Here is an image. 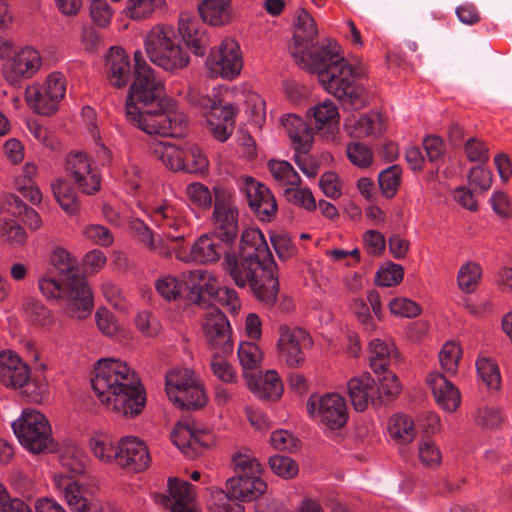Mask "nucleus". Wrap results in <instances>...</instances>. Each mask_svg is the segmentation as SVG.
I'll return each mask as SVG.
<instances>
[{"mask_svg":"<svg viewBox=\"0 0 512 512\" xmlns=\"http://www.w3.org/2000/svg\"><path fill=\"white\" fill-rule=\"evenodd\" d=\"M286 128L289 138L294 144L296 152L307 154L313 143V129L307 123L295 114H289L281 119Z\"/></svg>","mask_w":512,"mask_h":512,"instance_id":"5701e85b","label":"nucleus"},{"mask_svg":"<svg viewBox=\"0 0 512 512\" xmlns=\"http://www.w3.org/2000/svg\"><path fill=\"white\" fill-rule=\"evenodd\" d=\"M238 210L225 209L212 214L213 232L222 242L233 245L238 235Z\"/></svg>","mask_w":512,"mask_h":512,"instance_id":"a878e982","label":"nucleus"},{"mask_svg":"<svg viewBox=\"0 0 512 512\" xmlns=\"http://www.w3.org/2000/svg\"><path fill=\"white\" fill-rule=\"evenodd\" d=\"M51 187L60 207L70 215L76 214L79 210V202L70 184L66 180L58 179L55 183H52Z\"/></svg>","mask_w":512,"mask_h":512,"instance_id":"2f4dec72","label":"nucleus"},{"mask_svg":"<svg viewBox=\"0 0 512 512\" xmlns=\"http://www.w3.org/2000/svg\"><path fill=\"white\" fill-rule=\"evenodd\" d=\"M125 108L127 120L147 134L182 137L186 132V116L178 111L177 102L167 95L154 71L134 76Z\"/></svg>","mask_w":512,"mask_h":512,"instance_id":"f257e3e1","label":"nucleus"},{"mask_svg":"<svg viewBox=\"0 0 512 512\" xmlns=\"http://www.w3.org/2000/svg\"><path fill=\"white\" fill-rule=\"evenodd\" d=\"M145 51L151 62L170 72L187 67L190 61L170 26L152 28L145 38Z\"/></svg>","mask_w":512,"mask_h":512,"instance_id":"0eeeda50","label":"nucleus"},{"mask_svg":"<svg viewBox=\"0 0 512 512\" xmlns=\"http://www.w3.org/2000/svg\"><path fill=\"white\" fill-rule=\"evenodd\" d=\"M476 369L482 381L489 389H500L501 375L495 361L487 357L478 358L476 361Z\"/></svg>","mask_w":512,"mask_h":512,"instance_id":"79ce46f5","label":"nucleus"},{"mask_svg":"<svg viewBox=\"0 0 512 512\" xmlns=\"http://www.w3.org/2000/svg\"><path fill=\"white\" fill-rule=\"evenodd\" d=\"M369 352L370 367L375 374H379L380 371H385L391 359L397 360L400 357V352L394 347V344L390 346L380 339L370 341Z\"/></svg>","mask_w":512,"mask_h":512,"instance_id":"cd10ccee","label":"nucleus"},{"mask_svg":"<svg viewBox=\"0 0 512 512\" xmlns=\"http://www.w3.org/2000/svg\"><path fill=\"white\" fill-rule=\"evenodd\" d=\"M436 403L447 412H454L460 405V392L456 386L439 372H432L427 378Z\"/></svg>","mask_w":512,"mask_h":512,"instance_id":"aec40b11","label":"nucleus"},{"mask_svg":"<svg viewBox=\"0 0 512 512\" xmlns=\"http://www.w3.org/2000/svg\"><path fill=\"white\" fill-rule=\"evenodd\" d=\"M461 357V346L452 341L445 343L439 353V360L442 368L452 374L456 373Z\"/></svg>","mask_w":512,"mask_h":512,"instance_id":"3c124183","label":"nucleus"},{"mask_svg":"<svg viewBox=\"0 0 512 512\" xmlns=\"http://www.w3.org/2000/svg\"><path fill=\"white\" fill-rule=\"evenodd\" d=\"M30 368L22 363L12 368H0V380L3 385L20 389L31 377Z\"/></svg>","mask_w":512,"mask_h":512,"instance_id":"c03bdc74","label":"nucleus"},{"mask_svg":"<svg viewBox=\"0 0 512 512\" xmlns=\"http://www.w3.org/2000/svg\"><path fill=\"white\" fill-rule=\"evenodd\" d=\"M390 437L399 444H408L415 438L414 423L407 415L395 414L389 421Z\"/></svg>","mask_w":512,"mask_h":512,"instance_id":"7c9ffc66","label":"nucleus"},{"mask_svg":"<svg viewBox=\"0 0 512 512\" xmlns=\"http://www.w3.org/2000/svg\"><path fill=\"white\" fill-rule=\"evenodd\" d=\"M197 273L198 282L195 281L196 274L189 271V279L183 280V283L187 284V290L183 294H185L184 298L188 303L204 305L208 302L201 289V281L204 280V276L200 271H197ZM203 308H206V306H203Z\"/></svg>","mask_w":512,"mask_h":512,"instance_id":"5fc2aeb1","label":"nucleus"},{"mask_svg":"<svg viewBox=\"0 0 512 512\" xmlns=\"http://www.w3.org/2000/svg\"><path fill=\"white\" fill-rule=\"evenodd\" d=\"M39 288L48 299L67 298L65 313L68 317L78 320L88 317L94 307L92 291L85 276L72 274L67 278V284L51 277H42Z\"/></svg>","mask_w":512,"mask_h":512,"instance_id":"423d86ee","label":"nucleus"},{"mask_svg":"<svg viewBox=\"0 0 512 512\" xmlns=\"http://www.w3.org/2000/svg\"><path fill=\"white\" fill-rule=\"evenodd\" d=\"M238 358L242 368L254 370L258 368L263 359V352L257 344L252 342H242L238 348Z\"/></svg>","mask_w":512,"mask_h":512,"instance_id":"49530a36","label":"nucleus"},{"mask_svg":"<svg viewBox=\"0 0 512 512\" xmlns=\"http://www.w3.org/2000/svg\"><path fill=\"white\" fill-rule=\"evenodd\" d=\"M202 331L208 347L222 355L233 353L232 328L226 315L219 309L205 315Z\"/></svg>","mask_w":512,"mask_h":512,"instance_id":"9d476101","label":"nucleus"},{"mask_svg":"<svg viewBox=\"0 0 512 512\" xmlns=\"http://www.w3.org/2000/svg\"><path fill=\"white\" fill-rule=\"evenodd\" d=\"M231 246L222 242L214 233L203 234L192 246L190 255L199 263L216 262L221 255L226 257V254H229L228 248Z\"/></svg>","mask_w":512,"mask_h":512,"instance_id":"4be33fe9","label":"nucleus"},{"mask_svg":"<svg viewBox=\"0 0 512 512\" xmlns=\"http://www.w3.org/2000/svg\"><path fill=\"white\" fill-rule=\"evenodd\" d=\"M66 91L65 78L60 72L51 73L46 80L44 92L50 99L61 100Z\"/></svg>","mask_w":512,"mask_h":512,"instance_id":"774afa93","label":"nucleus"},{"mask_svg":"<svg viewBox=\"0 0 512 512\" xmlns=\"http://www.w3.org/2000/svg\"><path fill=\"white\" fill-rule=\"evenodd\" d=\"M189 200L199 208L209 209L212 205V195L202 183H191L186 188Z\"/></svg>","mask_w":512,"mask_h":512,"instance_id":"052dcab7","label":"nucleus"},{"mask_svg":"<svg viewBox=\"0 0 512 512\" xmlns=\"http://www.w3.org/2000/svg\"><path fill=\"white\" fill-rule=\"evenodd\" d=\"M347 386L350 401L357 412H364L369 401L376 407L382 405L383 399L380 389L372 390L365 387V384H362V381H358L356 378L350 379Z\"/></svg>","mask_w":512,"mask_h":512,"instance_id":"bb28decb","label":"nucleus"},{"mask_svg":"<svg viewBox=\"0 0 512 512\" xmlns=\"http://www.w3.org/2000/svg\"><path fill=\"white\" fill-rule=\"evenodd\" d=\"M208 108L209 112L206 115L208 123L223 122L230 123V125H235L237 108L233 104L227 103L222 105L221 100L218 102L213 100L212 105Z\"/></svg>","mask_w":512,"mask_h":512,"instance_id":"09e8293b","label":"nucleus"},{"mask_svg":"<svg viewBox=\"0 0 512 512\" xmlns=\"http://www.w3.org/2000/svg\"><path fill=\"white\" fill-rule=\"evenodd\" d=\"M251 210L261 208L260 204L273 195L270 189L252 177L245 179L243 188Z\"/></svg>","mask_w":512,"mask_h":512,"instance_id":"37998d69","label":"nucleus"},{"mask_svg":"<svg viewBox=\"0 0 512 512\" xmlns=\"http://www.w3.org/2000/svg\"><path fill=\"white\" fill-rule=\"evenodd\" d=\"M268 234L275 253L281 261H288L297 255L298 249L288 233L271 230Z\"/></svg>","mask_w":512,"mask_h":512,"instance_id":"58836bf2","label":"nucleus"},{"mask_svg":"<svg viewBox=\"0 0 512 512\" xmlns=\"http://www.w3.org/2000/svg\"><path fill=\"white\" fill-rule=\"evenodd\" d=\"M156 290L166 300L175 301L187 290V284L175 277L168 276L156 282Z\"/></svg>","mask_w":512,"mask_h":512,"instance_id":"8fccbe9b","label":"nucleus"},{"mask_svg":"<svg viewBox=\"0 0 512 512\" xmlns=\"http://www.w3.org/2000/svg\"><path fill=\"white\" fill-rule=\"evenodd\" d=\"M168 491L175 500L171 507L190 505L195 498L193 485L188 481H181L178 478L170 477L168 479Z\"/></svg>","mask_w":512,"mask_h":512,"instance_id":"4c0bfd02","label":"nucleus"},{"mask_svg":"<svg viewBox=\"0 0 512 512\" xmlns=\"http://www.w3.org/2000/svg\"><path fill=\"white\" fill-rule=\"evenodd\" d=\"M178 31L186 46L196 56L203 57L209 46V37L203 23L188 12L180 14Z\"/></svg>","mask_w":512,"mask_h":512,"instance_id":"f3484780","label":"nucleus"},{"mask_svg":"<svg viewBox=\"0 0 512 512\" xmlns=\"http://www.w3.org/2000/svg\"><path fill=\"white\" fill-rule=\"evenodd\" d=\"M193 425L194 419L187 418L183 421H178L171 432L173 443L186 455L191 457L192 438L195 433L193 432Z\"/></svg>","mask_w":512,"mask_h":512,"instance_id":"72a5a7b5","label":"nucleus"},{"mask_svg":"<svg viewBox=\"0 0 512 512\" xmlns=\"http://www.w3.org/2000/svg\"><path fill=\"white\" fill-rule=\"evenodd\" d=\"M224 265L238 287L248 284L258 301L267 306L275 304L280 289L278 265L260 229H245L239 253L226 254Z\"/></svg>","mask_w":512,"mask_h":512,"instance_id":"f03ea898","label":"nucleus"},{"mask_svg":"<svg viewBox=\"0 0 512 512\" xmlns=\"http://www.w3.org/2000/svg\"><path fill=\"white\" fill-rule=\"evenodd\" d=\"M389 309L392 314L408 318L419 316L422 312V308L418 303L407 298L392 299L389 303Z\"/></svg>","mask_w":512,"mask_h":512,"instance_id":"0e129e2a","label":"nucleus"},{"mask_svg":"<svg viewBox=\"0 0 512 512\" xmlns=\"http://www.w3.org/2000/svg\"><path fill=\"white\" fill-rule=\"evenodd\" d=\"M195 381L191 370L173 369L169 371L165 376V388L169 400L172 401L177 396L185 397V389Z\"/></svg>","mask_w":512,"mask_h":512,"instance_id":"c85d7f7f","label":"nucleus"},{"mask_svg":"<svg viewBox=\"0 0 512 512\" xmlns=\"http://www.w3.org/2000/svg\"><path fill=\"white\" fill-rule=\"evenodd\" d=\"M223 356L219 352H215L212 356L211 369L214 375L225 383L236 382V373L233 366L223 359Z\"/></svg>","mask_w":512,"mask_h":512,"instance_id":"4d7b16f0","label":"nucleus"},{"mask_svg":"<svg viewBox=\"0 0 512 512\" xmlns=\"http://www.w3.org/2000/svg\"><path fill=\"white\" fill-rule=\"evenodd\" d=\"M248 388L260 399L277 401L283 393V384L275 370H268L264 376L244 372Z\"/></svg>","mask_w":512,"mask_h":512,"instance_id":"6ab92c4d","label":"nucleus"},{"mask_svg":"<svg viewBox=\"0 0 512 512\" xmlns=\"http://www.w3.org/2000/svg\"><path fill=\"white\" fill-rule=\"evenodd\" d=\"M40 65L39 52L31 47H25L13 57L10 64L3 67V76L10 85L17 86L22 78L33 76Z\"/></svg>","mask_w":512,"mask_h":512,"instance_id":"2eb2a0df","label":"nucleus"},{"mask_svg":"<svg viewBox=\"0 0 512 512\" xmlns=\"http://www.w3.org/2000/svg\"><path fill=\"white\" fill-rule=\"evenodd\" d=\"M402 169L399 165H392L383 170L378 176V183L383 196L393 198L401 183Z\"/></svg>","mask_w":512,"mask_h":512,"instance_id":"a19ab883","label":"nucleus"},{"mask_svg":"<svg viewBox=\"0 0 512 512\" xmlns=\"http://www.w3.org/2000/svg\"><path fill=\"white\" fill-rule=\"evenodd\" d=\"M480 279L481 267L478 263L469 261L460 267L457 281L458 286L462 291L466 293L474 292Z\"/></svg>","mask_w":512,"mask_h":512,"instance_id":"ea45409f","label":"nucleus"},{"mask_svg":"<svg viewBox=\"0 0 512 512\" xmlns=\"http://www.w3.org/2000/svg\"><path fill=\"white\" fill-rule=\"evenodd\" d=\"M357 73L338 76L326 81L323 87L328 93L337 98L345 109L360 110L368 104L366 88L354 80Z\"/></svg>","mask_w":512,"mask_h":512,"instance_id":"9b49d317","label":"nucleus"},{"mask_svg":"<svg viewBox=\"0 0 512 512\" xmlns=\"http://www.w3.org/2000/svg\"><path fill=\"white\" fill-rule=\"evenodd\" d=\"M88 458L77 447H68L61 455L60 462L71 475H54L53 481L60 492L63 493L71 512H104L102 505L94 498L87 497L88 489L75 476L86 473Z\"/></svg>","mask_w":512,"mask_h":512,"instance_id":"20e7f679","label":"nucleus"},{"mask_svg":"<svg viewBox=\"0 0 512 512\" xmlns=\"http://www.w3.org/2000/svg\"><path fill=\"white\" fill-rule=\"evenodd\" d=\"M184 396H177L171 402L181 410L196 411L202 409L208 401L203 386L197 380L185 389Z\"/></svg>","mask_w":512,"mask_h":512,"instance_id":"c756f323","label":"nucleus"},{"mask_svg":"<svg viewBox=\"0 0 512 512\" xmlns=\"http://www.w3.org/2000/svg\"><path fill=\"white\" fill-rule=\"evenodd\" d=\"M118 464L134 472H142L150 465L147 446L135 436H125L118 441Z\"/></svg>","mask_w":512,"mask_h":512,"instance_id":"4468645a","label":"nucleus"},{"mask_svg":"<svg viewBox=\"0 0 512 512\" xmlns=\"http://www.w3.org/2000/svg\"><path fill=\"white\" fill-rule=\"evenodd\" d=\"M270 442L275 449L289 453L296 452L301 446L300 439L287 430L274 431Z\"/></svg>","mask_w":512,"mask_h":512,"instance_id":"6e6d98bb","label":"nucleus"},{"mask_svg":"<svg viewBox=\"0 0 512 512\" xmlns=\"http://www.w3.org/2000/svg\"><path fill=\"white\" fill-rule=\"evenodd\" d=\"M278 332L277 349L280 359L290 367H300L305 359L301 344H310V335L303 328H291L287 324L280 325Z\"/></svg>","mask_w":512,"mask_h":512,"instance_id":"f8f14e48","label":"nucleus"},{"mask_svg":"<svg viewBox=\"0 0 512 512\" xmlns=\"http://www.w3.org/2000/svg\"><path fill=\"white\" fill-rule=\"evenodd\" d=\"M319 417L321 423L331 430L344 427L348 421L344 398L336 393H327L319 397Z\"/></svg>","mask_w":512,"mask_h":512,"instance_id":"a211bd4d","label":"nucleus"},{"mask_svg":"<svg viewBox=\"0 0 512 512\" xmlns=\"http://www.w3.org/2000/svg\"><path fill=\"white\" fill-rule=\"evenodd\" d=\"M377 382L389 400L395 399L401 393L402 386L398 377L388 369L377 374Z\"/></svg>","mask_w":512,"mask_h":512,"instance_id":"13d9d810","label":"nucleus"},{"mask_svg":"<svg viewBox=\"0 0 512 512\" xmlns=\"http://www.w3.org/2000/svg\"><path fill=\"white\" fill-rule=\"evenodd\" d=\"M48 384L44 378L35 375L20 388V395L28 402L41 403L46 396Z\"/></svg>","mask_w":512,"mask_h":512,"instance_id":"de8ad7c7","label":"nucleus"},{"mask_svg":"<svg viewBox=\"0 0 512 512\" xmlns=\"http://www.w3.org/2000/svg\"><path fill=\"white\" fill-rule=\"evenodd\" d=\"M197 9L202 21L211 26L227 25L232 21L231 0H200Z\"/></svg>","mask_w":512,"mask_h":512,"instance_id":"393cba45","label":"nucleus"},{"mask_svg":"<svg viewBox=\"0 0 512 512\" xmlns=\"http://www.w3.org/2000/svg\"><path fill=\"white\" fill-rule=\"evenodd\" d=\"M234 471L238 473H249L250 475L260 474L263 471L261 463L254 457L237 452L232 457Z\"/></svg>","mask_w":512,"mask_h":512,"instance_id":"69168bd1","label":"nucleus"},{"mask_svg":"<svg viewBox=\"0 0 512 512\" xmlns=\"http://www.w3.org/2000/svg\"><path fill=\"white\" fill-rule=\"evenodd\" d=\"M295 61L308 72L317 74L323 87L332 78L352 75L354 72L352 65L340 54L337 42L331 39H324L321 44H312L308 49L300 50Z\"/></svg>","mask_w":512,"mask_h":512,"instance_id":"39448f33","label":"nucleus"},{"mask_svg":"<svg viewBox=\"0 0 512 512\" xmlns=\"http://www.w3.org/2000/svg\"><path fill=\"white\" fill-rule=\"evenodd\" d=\"M107 76L112 86L121 89L129 81L131 66L129 56L122 47L113 46L106 56Z\"/></svg>","mask_w":512,"mask_h":512,"instance_id":"412c9836","label":"nucleus"},{"mask_svg":"<svg viewBox=\"0 0 512 512\" xmlns=\"http://www.w3.org/2000/svg\"><path fill=\"white\" fill-rule=\"evenodd\" d=\"M182 159V171L202 175L208 172V160L198 146L191 145L182 148Z\"/></svg>","mask_w":512,"mask_h":512,"instance_id":"473e14b6","label":"nucleus"},{"mask_svg":"<svg viewBox=\"0 0 512 512\" xmlns=\"http://www.w3.org/2000/svg\"><path fill=\"white\" fill-rule=\"evenodd\" d=\"M164 0H128L125 13L132 19L140 20L152 14L156 7L163 4Z\"/></svg>","mask_w":512,"mask_h":512,"instance_id":"603ef678","label":"nucleus"},{"mask_svg":"<svg viewBox=\"0 0 512 512\" xmlns=\"http://www.w3.org/2000/svg\"><path fill=\"white\" fill-rule=\"evenodd\" d=\"M12 429L23 447L33 454L51 453L58 448L47 418L36 410L24 409L12 423Z\"/></svg>","mask_w":512,"mask_h":512,"instance_id":"6e6552de","label":"nucleus"},{"mask_svg":"<svg viewBox=\"0 0 512 512\" xmlns=\"http://www.w3.org/2000/svg\"><path fill=\"white\" fill-rule=\"evenodd\" d=\"M91 385L108 409L131 419L139 416L146 406V391L126 362L114 358L97 361Z\"/></svg>","mask_w":512,"mask_h":512,"instance_id":"7ed1b4c3","label":"nucleus"},{"mask_svg":"<svg viewBox=\"0 0 512 512\" xmlns=\"http://www.w3.org/2000/svg\"><path fill=\"white\" fill-rule=\"evenodd\" d=\"M346 153L350 162L357 167L367 168L372 164L373 153L371 149L360 142L349 143Z\"/></svg>","mask_w":512,"mask_h":512,"instance_id":"864d4df0","label":"nucleus"},{"mask_svg":"<svg viewBox=\"0 0 512 512\" xmlns=\"http://www.w3.org/2000/svg\"><path fill=\"white\" fill-rule=\"evenodd\" d=\"M226 490L221 493L227 500L251 502L261 497L267 490V484L258 476L249 473H238L229 478Z\"/></svg>","mask_w":512,"mask_h":512,"instance_id":"ddd939ff","label":"nucleus"},{"mask_svg":"<svg viewBox=\"0 0 512 512\" xmlns=\"http://www.w3.org/2000/svg\"><path fill=\"white\" fill-rule=\"evenodd\" d=\"M66 170L83 193L92 195L99 191L100 177L92 173L90 160L85 153H70L66 159Z\"/></svg>","mask_w":512,"mask_h":512,"instance_id":"dca6fc26","label":"nucleus"},{"mask_svg":"<svg viewBox=\"0 0 512 512\" xmlns=\"http://www.w3.org/2000/svg\"><path fill=\"white\" fill-rule=\"evenodd\" d=\"M89 446L98 459L110 462L113 459L118 462V444L115 445L108 435L98 434L90 438Z\"/></svg>","mask_w":512,"mask_h":512,"instance_id":"f704fd0d","label":"nucleus"},{"mask_svg":"<svg viewBox=\"0 0 512 512\" xmlns=\"http://www.w3.org/2000/svg\"><path fill=\"white\" fill-rule=\"evenodd\" d=\"M268 463L274 474L286 480L295 478L299 473L297 462L288 456L273 455Z\"/></svg>","mask_w":512,"mask_h":512,"instance_id":"a18cd8bd","label":"nucleus"},{"mask_svg":"<svg viewBox=\"0 0 512 512\" xmlns=\"http://www.w3.org/2000/svg\"><path fill=\"white\" fill-rule=\"evenodd\" d=\"M206 65L213 78H236L243 68L242 52L238 42L233 38H225L219 47L211 49Z\"/></svg>","mask_w":512,"mask_h":512,"instance_id":"1a4fd4ad","label":"nucleus"},{"mask_svg":"<svg viewBox=\"0 0 512 512\" xmlns=\"http://www.w3.org/2000/svg\"><path fill=\"white\" fill-rule=\"evenodd\" d=\"M25 309L30 314L32 322L36 325L46 326L53 322L49 309L36 299H28L25 303Z\"/></svg>","mask_w":512,"mask_h":512,"instance_id":"e2e57ef3","label":"nucleus"},{"mask_svg":"<svg viewBox=\"0 0 512 512\" xmlns=\"http://www.w3.org/2000/svg\"><path fill=\"white\" fill-rule=\"evenodd\" d=\"M129 229L132 235L137 238L141 243L146 245L150 250H156L158 247L162 248V240L158 244L154 241L152 230L139 218H132L128 222ZM160 254L170 257L171 253L168 250L160 249Z\"/></svg>","mask_w":512,"mask_h":512,"instance_id":"c9c22d12","label":"nucleus"},{"mask_svg":"<svg viewBox=\"0 0 512 512\" xmlns=\"http://www.w3.org/2000/svg\"><path fill=\"white\" fill-rule=\"evenodd\" d=\"M289 202H292L300 207H304L308 211H315L317 208L315 198L310 189H294L287 188L284 191Z\"/></svg>","mask_w":512,"mask_h":512,"instance_id":"680f3d73","label":"nucleus"},{"mask_svg":"<svg viewBox=\"0 0 512 512\" xmlns=\"http://www.w3.org/2000/svg\"><path fill=\"white\" fill-rule=\"evenodd\" d=\"M297 30L293 35V46L290 47L291 55L295 60L302 49H308L311 43L318 35V29L315 20L310 13L304 9H299L297 16Z\"/></svg>","mask_w":512,"mask_h":512,"instance_id":"b1692460","label":"nucleus"},{"mask_svg":"<svg viewBox=\"0 0 512 512\" xmlns=\"http://www.w3.org/2000/svg\"><path fill=\"white\" fill-rule=\"evenodd\" d=\"M51 264L61 273L72 275L77 269V262L70 257V253L64 248L55 249L50 255Z\"/></svg>","mask_w":512,"mask_h":512,"instance_id":"338daca9","label":"nucleus"},{"mask_svg":"<svg viewBox=\"0 0 512 512\" xmlns=\"http://www.w3.org/2000/svg\"><path fill=\"white\" fill-rule=\"evenodd\" d=\"M404 278V268L400 264L387 261L375 275V284L380 287H393L399 285Z\"/></svg>","mask_w":512,"mask_h":512,"instance_id":"e433bc0d","label":"nucleus"},{"mask_svg":"<svg viewBox=\"0 0 512 512\" xmlns=\"http://www.w3.org/2000/svg\"><path fill=\"white\" fill-rule=\"evenodd\" d=\"M93 23L106 28L110 25L113 11L106 0H92L89 7Z\"/></svg>","mask_w":512,"mask_h":512,"instance_id":"bf43d9fd","label":"nucleus"}]
</instances>
